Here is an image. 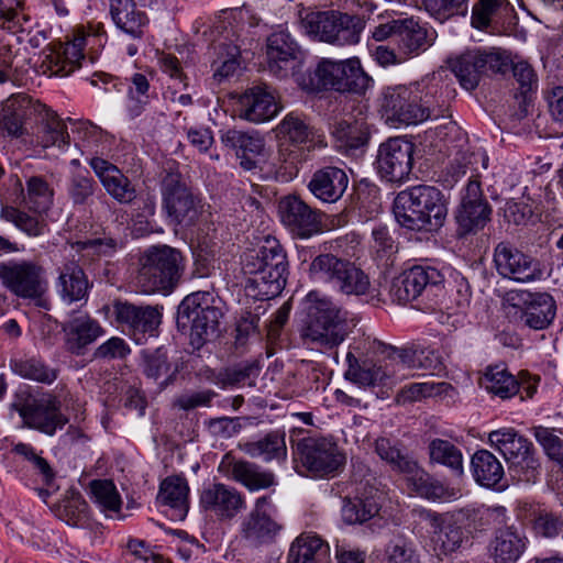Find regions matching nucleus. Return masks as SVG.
Here are the masks:
<instances>
[{"label": "nucleus", "instance_id": "bb28decb", "mask_svg": "<svg viewBox=\"0 0 563 563\" xmlns=\"http://www.w3.org/2000/svg\"><path fill=\"white\" fill-rule=\"evenodd\" d=\"M37 106H42V102L27 95H12L3 102L0 114L1 128L10 136L21 137L26 133L25 122L32 117H37Z\"/></svg>", "mask_w": 563, "mask_h": 563}, {"label": "nucleus", "instance_id": "6e6d98bb", "mask_svg": "<svg viewBox=\"0 0 563 563\" xmlns=\"http://www.w3.org/2000/svg\"><path fill=\"white\" fill-rule=\"evenodd\" d=\"M453 387L445 382H423L405 386L397 396L398 402H413L427 397L449 395Z\"/></svg>", "mask_w": 563, "mask_h": 563}, {"label": "nucleus", "instance_id": "13d9d810", "mask_svg": "<svg viewBox=\"0 0 563 563\" xmlns=\"http://www.w3.org/2000/svg\"><path fill=\"white\" fill-rule=\"evenodd\" d=\"M93 501L102 510L117 512L121 507V498L112 481L95 479L89 485Z\"/></svg>", "mask_w": 563, "mask_h": 563}, {"label": "nucleus", "instance_id": "09e8293b", "mask_svg": "<svg viewBox=\"0 0 563 563\" xmlns=\"http://www.w3.org/2000/svg\"><path fill=\"white\" fill-rule=\"evenodd\" d=\"M10 368L15 375L24 379L46 385L54 383L58 376V371L56 368L48 366L36 356L12 358L10 361Z\"/></svg>", "mask_w": 563, "mask_h": 563}, {"label": "nucleus", "instance_id": "6ab92c4d", "mask_svg": "<svg viewBox=\"0 0 563 563\" xmlns=\"http://www.w3.org/2000/svg\"><path fill=\"white\" fill-rule=\"evenodd\" d=\"M278 214L282 223L297 238L308 239L322 230L321 212L299 196L283 197L278 202Z\"/></svg>", "mask_w": 563, "mask_h": 563}, {"label": "nucleus", "instance_id": "9d476101", "mask_svg": "<svg viewBox=\"0 0 563 563\" xmlns=\"http://www.w3.org/2000/svg\"><path fill=\"white\" fill-rule=\"evenodd\" d=\"M0 283L13 296L40 300L48 288L45 268L31 260L0 262Z\"/></svg>", "mask_w": 563, "mask_h": 563}, {"label": "nucleus", "instance_id": "f3484780", "mask_svg": "<svg viewBox=\"0 0 563 563\" xmlns=\"http://www.w3.org/2000/svg\"><path fill=\"white\" fill-rule=\"evenodd\" d=\"M506 300L520 309V322L530 329L543 330L555 317V301L549 294L511 290L506 294Z\"/></svg>", "mask_w": 563, "mask_h": 563}, {"label": "nucleus", "instance_id": "a211bd4d", "mask_svg": "<svg viewBox=\"0 0 563 563\" xmlns=\"http://www.w3.org/2000/svg\"><path fill=\"white\" fill-rule=\"evenodd\" d=\"M261 249L264 268L256 283L262 285V299H271L279 295L286 285L287 256L279 241L271 235L263 240Z\"/></svg>", "mask_w": 563, "mask_h": 563}, {"label": "nucleus", "instance_id": "338daca9", "mask_svg": "<svg viewBox=\"0 0 563 563\" xmlns=\"http://www.w3.org/2000/svg\"><path fill=\"white\" fill-rule=\"evenodd\" d=\"M468 0H422L424 10L440 22L467 11Z\"/></svg>", "mask_w": 563, "mask_h": 563}, {"label": "nucleus", "instance_id": "412c9836", "mask_svg": "<svg viewBox=\"0 0 563 563\" xmlns=\"http://www.w3.org/2000/svg\"><path fill=\"white\" fill-rule=\"evenodd\" d=\"M490 216L492 208L483 195L481 183L471 178L455 216L460 233L468 234L482 230L490 221Z\"/></svg>", "mask_w": 563, "mask_h": 563}, {"label": "nucleus", "instance_id": "603ef678", "mask_svg": "<svg viewBox=\"0 0 563 563\" xmlns=\"http://www.w3.org/2000/svg\"><path fill=\"white\" fill-rule=\"evenodd\" d=\"M428 452L431 463L441 464L452 470L456 475L463 474V454L449 440L435 438L429 442Z\"/></svg>", "mask_w": 563, "mask_h": 563}, {"label": "nucleus", "instance_id": "a19ab883", "mask_svg": "<svg viewBox=\"0 0 563 563\" xmlns=\"http://www.w3.org/2000/svg\"><path fill=\"white\" fill-rule=\"evenodd\" d=\"M227 465L231 466L232 478L250 490L268 488L275 483V476L272 472L261 471L257 465L251 462L236 461L231 463L230 456L225 455L219 465V470L223 472Z\"/></svg>", "mask_w": 563, "mask_h": 563}, {"label": "nucleus", "instance_id": "3c124183", "mask_svg": "<svg viewBox=\"0 0 563 563\" xmlns=\"http://www.w3.org/2000/svg\"><path fill=\"white\" fill-rule=\"evenodd\" d=\"M408 474L411 475L412 485L421 497L431 500L449 501L456 499L460 495L457 489L444 486L441 482L421 470L418 464L417 471Z\"/></svg>", "mask_w": 563, "mask_h": 563}, {"label": "nucleus", "instance_id": "20e7f679", "mask_svg": "<svg viewBox=\"0 0 563 563\" xmlns=\"http://www.w3.org/2000/svg\"><path fill=\"white\" fill-rule=\"evenodd\" d=\"M223 317L218 300L209 291H196L186 296L177 309V327L189 329L190 344L200 349L206 342L219 334L220 320Z\"/></svg>", "mask_w": 563, "mask_h": 563}, {"label": "nucleus", "instance_id": "4be33fe9", "mask_svg": "<svg viewBox=\"0 0 563 563\" xmlns=\"http://www.w3.org/2000/svg\"><path fill=\"white\" fill-rule=\"evenodd\" d=\"M539 378L527 375L518 382L504 365L488 366L479 379V384L488 393L503 399L520 393L521 398H531L537 390Z\"/></svg>", "mask_w": 563, "mask_h": 563}, {"label": "nucleus", "instance_id": "f257e3e1", "mask_svg": "<svg viewBox=\"0 0 563 563\" xmlns=\"http://www.w3.org/2000/svg\"><path fill=\"white\" fill-rule=\"evenodd\" d=\"M445 100L439 82L422 78L409 85L385 89L382 110L386 121L397 124H419L443 114Z\"/></svg>", "mask_w": 563, "mask_h": 563}, {"label": "nucleus", "instance_id": "0eeeda50", "mask_svg": "<svg viewBox=\"0 0 563 563\" xmlns=\"http://www.w3.org/2000/svg\"><path fill=\"white\" fill-rule=\"evenodd\" d=\"M489 444L505 457L510 474L520 482L534 483L541 464L533 444L512 428H501L488 434Z\"/></svg>", "mask_w": 563, "mask_h": 563}, {"label": "nucleus", "instance_id": "0e129e2a", "mask_svg": "<svg viewBox=\"0 0 563 563\" xmlns=\"http://www.w3.org/2000/svg\"><path fill=\"white\" fill-rule=\"evenodd\" d=\"M242 271L245 275H249L246 288L253 291L254 297L262 298V285L257 284L258 278L262 276L263 257L261 246L257 250H251L244 253L241 261Z\"/></svg>", "mask_w": 563, "mask_h": 563}, {"label": "nucleus", "instance_id": "e433bc0d", "mask_svg": "<svg viewBox=\"0 0 563 563\" xmlns=\"http://www.w3.org/2000/svg\"><path fill=\"white\" fill-rule=\"evenodd\" d=\"M240 449L253 459H262L264 462H285L287 460L286 432L276 429L266 433L263 438L240 444Z\"/></svg>", "mask_w": 563, "mask_h": 563}, {"label": "nucleus", "instance_id": "9b49d317", "mask_svg": "<svg viewBox=\"0 0 563 563\" xmlns=\"http://www.w3.org/2000/svg\"><path fill=\"white\" fill-rule=\"evenodd\" d=\"M450 67L464 89L474 90L484 76L506 73L509 58L497 49L466 51L452 59Z\"/></svg>", "mask_w": 563, "mask_h": 563}, {"label": "nucleus", "instance_id": "4c0bfd02", "mask_svg": "<svg viewBox=\"0 0 563 563\" xmlns=\"http://www.w3.org/2000/svg\"><path fill=\"white\" fill-rule=\"evenodd\" d=\"M389 361L395 363L397 371L404 368L424 369L433 374L442 369V358L438 352L430 349H395L390 347Z\"/></svg>", "mask_w": 563, "mask_h": 563}, {"label": "nucleus", "instance_id": "8fccbe9b", "mask_svg": "<svg viewBox=\"0 0 563 563\" xmlns=\"http://www.w3.org/2000/svg\"><path fill=\"white\" fill-rule=\"evenodd\" d=\"M54 199V189L42 176H32L26 180L23 205L30 211L42 214L47 212Z\"/></svg>", "mask_w": 563, "mask_h": 563}, {"label": "nucleus", "instance_id": "473e14b6", "mask_svg": "<svg viewBox=\"0 0 563 563\" xmlns=\"http://www.w3.org/2000/svg\"><path fill=\"white\" fill-rule=\"evenodd\" d=\"M347 185L349 177L343 169L328 166L313 173L308 189L323 202H335L343 196Z\"/></svg>", "mask_w": 563, "mask_h": 563}, {"label": "nucleus", "instance_id": "c03bdc74", "mask_svg": "<svg viewBox=\"0 0 563 563\" xmlns=\"http://www.w3.org/2000/svg\"><path fill=\"white\" fill-rule=\"evenodd\" d=\"M329 553V545L314 533H301L292 542L288 563H319Z\"/></svg>", "mask_w": 563, "mask_h": 563}, {"label": "nucleus", "instance_id": "69168bd1", "mask_svg": "<svg viewBox=\"0 0 563 563\" xmlns=\"http://www.w3.org/2000/svg\"><path fill=\"white\" fill-rule=\"evenodd\" d=\"M96 181L88 175L75 174L70 177L67 194L74 206H85L93 197Z\"/></svg>", "mask_w": 563, "mask_h": 563}, {"label": "nucleus", "instance_id": "393cba45", "mask_svg": "<svg viewBox=\"0 0 563 563\" xmlns=\"http://www.w3.org/2000/svg\"><path fill=\"white\" fill-rule=\"evenodd\" d=\"M347 369L344 377L352 383L364 386L386 385L388 382L400 380L406 375H399L395 368V363H386L385 365L373 363L369 360H358L352 352L346 354Z\"/></svg>", "mask_w": 563, "mask_h": 563}, {"label": "nucleus", "instance_id": "c756f323", "mask_svg": "<svg viewBox=\"0 0 563 563\" xmlns=\"http://www.w3.org/2000/svg\"><path fill=\"white\" fill-rule=\"evenodd\" d=\"M279 111L274 91L267 86H256L240 98V117L261 123L273 119Z\"/></svg>", "mask_w": 563, "mask_h": 563}, {"label": "nucleus", "instance_id": "aec40b11", "mask_svg": "<svg viewBox=\"0 0 563 563\" xmlns=\"http://www.w3.org/2000/svg\"><path fill=\"white\" fill-rule=\"evenodd\" d=\"M494 264L503 278L529 283L542 275L539 262L507 242H500L494 251Z\"/></svg>", "mask_w": 563, "mask_h": 563}, {"label": "nucleus", "instance_id": "dca6fc26", "mask_svg": "<svg viewBox=\"0 0 563 563\" xmlns=\"http://www.w3.org/2000/svg\"><path fill=\"white\" fill-rule=\"evenodd\" d=\"M444 282L442 273L431 266L416 265L393 279L389 295L393 301L406 305L423 291L441 286Z\"/></svg>", "mask_w": 563, "mask_h": 563}, {"label": "nucleus", "instance_id": "680f3d73", "mask_svg": "<svg viewBox=\"0 0 563 563\" xmlns=\"http://www.w3.org/2000/svg\"><path fill=\"white\" fill-rule=\"evenodd\" d=\"M384 563H420V555L412 541L397 538L386 545Z\"/></svg>", "mask_w": 563, "mask_h": 563}, {"label": "nucleus", "instance_id": "79ce46f5", "mask_svg": "<svg viewBox=\"0 0 563 563\" xmlns=\"http://www.w3.org/2000/svg\"><path fill=\"white\" fill-rule=\"evenodd\" d=\"M266 54L269 70L277 76H283L282 73L286 70L288 64L296 58L297 44L288 33H273L267 38Z\"/></svg>", "mask_w": 563, "mask_h": 563}, {"label": "nucleus", "instance_id": "2eb2a0df", "mask_svg": "<svg viewBox=\"0 0 563 563\" xmlns=\"http://www.w3.org/2000/svg\"><path fill=\"white\" fill-rule=\"evenodd\" d=\"M413 144L404 137H390L382 143L375 161L379 176L389 183L408 179L413 164Z\"/></svg>", "mask_w": 563, "mask_h": 563}, {"label": "nucleus", "instance_id": "de8ad7c7", "mask_svg": "<svg viewBox=\"0 0 563 563\" xmlns=\"http://www.w3.org/2000/svg\"><path fill=\"white\" fill-rule=\"evenodd\" d=\"M331 133L335 140L336 147L345 153L365 146L369 137L365 123L360 121L350 122L342 120L335 122Z\"/></svg>", "mask_w": 563, "mask_h": 563}, {"label": "nucleus", "instance_id": "864d4df0", "mask_svg": "<svg viewBox=\"0 0 563 563\" xmlns=\"http://www.w3.org/2000/svg\"><path fill=\"white\" fill-rule=\"evenodd\" d=\"M279 132L287 136L290 142L298 145H308V148L320 142V135L296 113H289L284 118L279 124Z\"/></svg>", "mask_w": 563, "mask_h": 563}, {"label": "nucleus", "instance_id": "ddd939ff", "mask_svg": "<svg viewBox=\"0 0 563 563\" xmlns=\"http://www.w3.org/2000/svg\"><path fill=\"white\" fill-rule=\"evenodd\" d=\"M15 407L27 428L48 437H53L68 423V418L62 412L59 398L52 393L29 395Z\"/></svg>", "mask_w": 563, "mask_h": 563}, {"label": "nucleus", "instance_id": "f704fd0d", "mask_svg": "<svg viewBox=\"0 0 563 563\" xmlns=\"http://www.w3.org/2000/svg\"><path fill=\"white\" fill-rule=\"evenodd\" d=\"M110 14L115 26L132 36L142 38L148 18L133 0H109Z\"/></svg>", "mask_w": 563, "mask_h": 563}, {"label": "nucleus", "instance_id": "1a4fd4ad", "mask_svg": "<svg viewBox=\"0 0 563 563\" xmlns=\"http://www.w3.org/2000/svg\"><path fill=\"white\" fill-rule=\"evenodd\" d=\"M309 271L313 278L329 283L346 296H363L371 287L369 277L362 268L333 254L318 255L311 262Z\"/></svg>", "mask_w": 563, "mask_h": 563}, {"label": "nucleus", "instance_id": "052dcab7", "mask_svg": "<svg viewBox=\"0 0 563 563\" xmlns=\"http://www.w3.org/2000/svg\"><path fill=\"white\" fill-rule=\"evenodd\" d=\"M378 511L379 505L373 498H356L343 505L342 517L349 525L362 523L373 518Z\"/></svg>", "mask_w": 563, "mask_h": 563}, {"label": "nucleus", "instance_id": "bf43d9fd", "mask_svg": "<svg viewBox=\"0 0 563 563\" xmlns=\"http://www.w3.org/2000/svg\"><path fill=\"white\" fill-rule=\"evenodd\" d=\"M150 82L143 74L135 73L132 75L131 86L128 90V109L131 117H139L150 102Z\"/></svg>", "mask_w": 563, "mask_h": 563}, {"label": "nucleus", "instance_id": "72a5a7b5", "mask_svg": "<svg viewBox=\"0 0 563 563\" xmlns=\"http://www.w3.org/2000/svg\"><path fill=\"white\" fill-rule=\"evenodd\" d=\"M435 36L434 30L422 26L412 18H406L401 19L396 44L399 53L407 58L427 51L433 44Z\"/></svg>", "mask_w": 563, "mask_h": 563}, {"label": "nucleus", "instance_id": "f8f14e48", "mask_svg": "<svg viewBox=\"0 0 563 563\" xmlns=\"http://www.w3.org/2000/svg\"><path fill=\"white\" fill-rule=\"evenodd\" d=\"M161 192L162 208L172 223L181 227L196 223L202 207L199 198L194 195L179 173L166 174Z\"/></svg>", "mask_w": 563, "mask_h": 563}, {"label": "nucleus", "instance_id": "49530a36", "mask_svg": "<svg viewBox=\"0 0 563 563\" xmlns=\"http://www.w3.org/2000/svg\"><path fill=\"white\" fill-rule=\"evenodd\" d=\"M475 481L484 487H495L504 478V467L499 460L488 450H478L471 461Z\"/></svg>", "mask_w": 563, "mask_h": 563}, {"label": "nucleus", "instance_id": "c9c22d12", "mask_svg": "<svg viewBox=\"0 0 563 563\" xmlns=\"http://www.w3.org/2000/svg\"><path fill=\"white\" fill-rule=\"evenodd\" d=\"M57 290L67 303L84 299L89 289V282L77 261L66 260L58 267Z\"/></svg>", "mask_w": 563, "mask_h": 563}, {"label": "nucleus", "instance_id": "423d86ee", "mask_svg": "<svg viewBox=\"0 0 563 563\" xmlns=\"http://www.w3.org/2000/svg\"><path fill=\"white\" fill-rule=\"evenodd\" d=\"M368 77L357 58L345 60L322 59L308 77H302L299 85L302 89L313 92L334 89L340 92L364 93L371 85Z\"/></svg>", "mask_w": 563, "mask_h": 563}, {"label": "nucleus", "instance_id": "5fc2aeb1", "mask_svg": "<svg viewBox=\"0 0 563 563\" xmlns=\"http://www.w3.org/2000/svg\"><path fill=\"white\" fill-rule=\"evenodd\" d=\"M0 217L4 221L14 224L19 230L32 238L42 235L46 227L43 219H40L36 216H31L25 211L11 206L2 207Z\"/></svg>", "mask_w": 563, "mask_h": 563}, {"label": "nucleus", "instance_id": "7ed1b4c3", "mask_svg": "<svg viewBox=\"0 0 563 563\" xmlns=\"http://www.w3.org/2000/svg\"><path fill=\"white\" fill-rule=\"evenodd\" d=\"M394 212L401 227L432 232L443 225L448 208L444 196L437 187L417 185L397 194Z\"/></svg>", "mask_w": 563, "mask_h": 563}, {"label": "nucleus", "instance_id": "5701e85b", "mask_svg": "<svg viewBox=\"0 0 563 563\" xmlns=\"http://www.w3.org/2000/svg\"><path fill=\"white\" fill-rule=\"evenodd\" d=\"M199 505L219 520H231L245 508L241 493L222 483L205 487L200 494Z\"/></svg>", "mask_w": 563, "mask_h": 563}, {"label": "nucleus", "instance_id": "e2e57ef3", "mask_svg": "<svg viewBox=\"0 0 563 563\" xmlns=\"http://www.w3.org/2000/svg\"><path fill=\"white\" fill-rule=\"evenodd\" d=\"M538 443L543 448L548 457L554 461L563 471V440L555 434L554 429L538 426L532 429Z\"/></svg>", "mask_w": 563, "mask_h": 563}, {"label": "nucleus", "instance_id": "6e6552de", "mask_svg": "<svg viewBox=\"0 0 563 563\" xmlns=\"http://www.w3.org/2000/svg\"><path fill=\"white\" fill-rule=\"evenodd\" d=\"M301 26L314 38L339 46L358 43L364 27L361 18L339 11L309 12L301 20Z\"/></svg>", "mask_w": 563, "mask_h": 563}, {"label": "nucleus", "instance_id": "4d7b16f0", "mask_svg": "<svg viewBox=\"0 0 563 563\" xmlns=\"http://www.w3.org/2000/svg\"><path fill=\"white\" fill-rule=\"evenodd\" d=\"M12 452L20 456L22 461L27 462L33 471L41 476L45 485H51L55 479V472L48 461L29 443L19 442L13 445Z\"/></svg>", "mask_w": 563, "mask_h": 563}, {"label": "nucleus", "instance_id": "ea45409f", "mask_svg": "<svg viewBox=\"0 0 563 563\" xmlns=\"http://www.w3.org/2000/svg\"><path fill=\"white\" fill-rule=\"evenodd\" d=\"M189 486L187 479L181 476H168L159 486L157 499L168 506L177 520H184L189 509Z\"/></svg>", "mask_w": 563, "mask_h": 563}, {"label": "nucleus", "instance_id": "a878e982", "mask_svg": "<svg viewBox=\"0 0 563 563\" xmlns=\"http://www.w3.org/2000/svg\"><path fill=\"white\" fill-rule=\"evenodd\" d=\"M267 505V497L258 498L254 509L242 521L241 534L253 545L274 541L282 530V525L266 511Z\"/></svg>", "mask_w": 563, "mask_h": 563}, {"label": "nucleus", "instance_id": "b1692460", "mask_svg": "<svg viewBox=\"0 0 563 563\" xmlns=\"http://www.w3.org/2000/svg\"><path fill=\"white\" fill-rule=\"evenodd\" d=\"M65 349L75 355H82L88 345L103 335L100 323L88 313L74 311L62 324Z\"/></svg>", "mask_w": 563, "mask_h": 563}, {"label": "nucleus", "instance_id": "f03ea898", "mask_svg": "<svg viewBox=\"0 0 563 563\" xmlns=\"http://www.w3.org/2000/svg\"><path fill=\"white\" fill-rule=\"evenodd\" d=\"M303 305L300 336L306 344L331 350L344 342L351 331L345 310L318 291H310Z\"/></svg>", "mask_w": 563, "mask_h": 563}, {"label": "nucleus", "instance_id": "a18cd8bd", "mask_svg": "<svg viewBox=\"0 0 563 563\" xmlns=\"http://www.w3.org/2000/svg\"><path fill=\"white\" fill-rule=\"evenodd\" d=\"M522 536L512 528L499 529L490 543L495 563H516L525 550Z\"/></svg>", "mask_w": 563, "mask_h": 563}, {"label": "nucleus", "instance_id": "37998d69", "mask_svg": "<svg viewBox=\"0 0 563 563\" xmlns=\"http://www.w3.org/2000/svg\"><path fill=\"white\" fill-rule=\"evenodd\" d=\"M374 448L380 460L386 462L393 470L405 474L417 471V461L407 454L399 440L379 437L375 440Z\"/></svg>", "mask_w": 563, "mask_h": 563}, {"label": "nucleus", "instance_id": "39448f33", "mask_svg": "<svg viewBox=\"0 0 563 563\" xmlns=\"http://www.w3.org/2000/svg\"><path fill=\"white\" fill-rule=\"evenodd\" d=\"M183 268L178 250L167 245L152 246L140 257L137 287L143 294L170 291L178 284Z\"/></svg>", "mask_w": 563, "mask_h": 563}, {"label": "nucleus", "instance_id": "c85d7f7f", "mask_svg": "<svg viewBox=\"0 0 563 563\" xmlns=\"http://www.w3.org/2000/svg\"><path fill=\"white\" fill-rule=\"evenodd\" d=\"M37 109L40 111L36 117V144L43 148L57 147L66 150L70 144L66 122L56 111L44 103L37 106Z\"/></svg>", "mask_w": 563, "mask_h": 563}, {"label": "nucleus", "instance_id": "7c9ffc66", "mask_svg": "<svg viewBox=\"0 0 563 563\" xmlns=\"http://www.w3.org/2000/svg\"><path fill=\"white\" fill-rule=\"evenodd\" d=\"M220 139L225 147L235 152L243 169L257 167V157L264 150V140L260 134L231 129L223 132Z\"/></svg>", "mask_w": 563, "mask_h": 563}, {"label": "nucleus", "instance_id": "cd10ccee", "mask_svg": "<svg viewBox=\"0 0 563 563\" xmlns=\"http://www.w3.org/2000/svg\"><path fill=\"white\" fill-rule=\"evenodd\" d=\"M89 165L111 198L122 205H130L135 200V187L115 165L101 157H92Z\"/></svg>", "mask_w": 563, "mask_h": 563}, {"label": "nucleus", "instance_id": "2f4dec72", "mask_svg": "<svg viewBox=\"0 0 563 563\" xmlns=\"http://www.w3.org/2000/svg\"><path fill=\"white\" fill-rule=\"evenodd\" d=\"M115 320L133 333L153 332L161 323V313L152 306H136L128 301L113 305Z\"/></svg>", "mask_w": 563, "mask_h": 563}, {"label": "nucleus", "instance_id": "774afa93", "mask_svg": "<svg viewBox=\"0 0 563 563\" xmlns=\"http://www.w3.org/2000/svg\"><path fill=\"white\" fill-rule=\"evenodd\" d=\"M505 4H508L507 0H477L472 9V25L478 30L488 27L493 16Z\"/></svg>", "mask_w": 563, "mask_h": 563}, {"label": "nucleus", "instance_id": "4468645a", "mask_svg": "<svg viewBox=\"0 0 563 563\" xmlns=\"http://www.w3.org/2000/svg\"><path fill=\"white\" fill-rule=\"evenodd\" d=\"M294 454L310 472L329 475L339 471L345 457L338 445L322 438L302 437L291 440Z\"/></svg>", "mask_w": 563, "mask_h": 563}, {"label": "nucleus", "instance_id": "58836bf2", "mask_svg": "<svg viewBox=\"0 0 563 563\" xmlns=\"http://www.w3.org/2000/svg\"><path fill=\"white\" fill-rule=\"evenodd\" d=\"M426 519L434 528V549L439 550L440 554L446 555L462 545L464 532L455 520L431 511L426 512Z\"/></svg>", "mask_w": 563, "mask_h": 563}]
</instances>
